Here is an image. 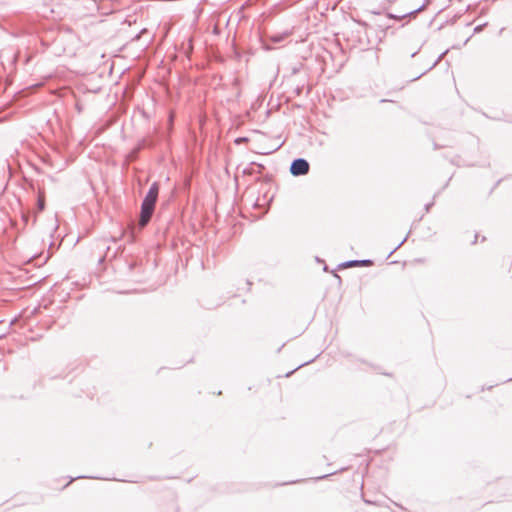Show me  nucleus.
<instances>
[{
    "instance_id": "1",
    "label": "nucleus",
    "mask_w": 512,
    "mask_h": 512,
    "mask_svg": "<svg viewBox=\"0 0 512 512\" xmlns=\"http://www.w3.org/2000/svg\"><path fill=\"white\" fill-rule=\"evenodd\" d=\"M310 164L304 158H296L291 162L290 165V173L294 177L304 176L309 173Z\"/></svg>"
},
{
    "instance_id": "2",
    "label": "nucleus",
    "mask_w": 512,
    "mask_h": 512,
    "mask_svg": "<svg viewBox=\"0 0 512 512\" xmlns=\"http://www.w3.org/2000/svg\"><path fill=\"white\" fill-rule=\"evenodd\" d=\"M159 194V184L154 182L146 193L142 204L155 207Z\"/></svg>"
},
{
    "instance_id": "3",
    "label": "nucleus",
    "mask_w": 512,
    "mask_h": 512,
    "mask_svg": "<svg viewBox=\"0 0 512 512\" xmlns=\"http://www.w3.org/2000/svg\"><path fill=\"white\" fill-rule=\"evenodd\" d=\"M154 210H155V207L141 204L140 219H139L140 228H144L149 223V221L151 220V217L154 213Z\"/></svg>"
},
{
    "instance_id": "4",
    "label": "nucleus",
    "mask_w": 512,
    "mask_h": 512,
    "mask_svg": "<svg viewBox=\"0 0 512 512\" xmlns=\"http://www.w3.org/2000/svg\"><path fill=\"white\" fill-rule=\"evenodd\" d=\"M425 6H426V2L421 4L418 8L410 10L402 15H394V14L389 13L388 17L392 18V19H396V20H402L407 17H415L420 11H422L425 8Z\"/></svg>"
},
{
    "instance_id": "5",
    "label": "nucleus",
    "mask_w": 512,
    "mask_h": 512,
    "mask_svg": "<svg viewBox=\"0 0 512 512\" xmlns=\"http://www.w3.org/2000/svg\"><path fill=\"white\" fill-rule=\"evenodd\" d=\"M373 262L370 259L365 260H349L339 265V267H361L372 265Z\"/></svg>"
},
{
    "instance_id": "6",
    "label": "nucleus",
    "mask_w": 512,
    "mask_h": 512,
    "mask_svg": "<svg viewBox=\"0 0 512 512\" xmlns=\"http://www.w3.org/2000/svg\"><path fill=\"white\" fill-rule=\"evenodd\" d=\"M446 51L441 53L438 58L430 65V67H428L425 71H423L422 73H420L418 76L414 77L412 79V81L414 80H418L420 77H422L424 74H426L428 71L432 70L439 62L440 60L442 59V57L445 55Z\"/></svg>"
},
{
    "instance_id": "7",
    "label": "nucleus",
    "mask_w": 512,
    "mask_h": 512,
    "mask_svg": "<svg viewBox=\"0 0 512 512\" xmlns=\"http://www.w3.org/2000/svg\"><path fill=\"white\" fill-rule=\"evenodd\" d=\"M289 35V33H282V34H274L270 37V40L274 43H280L282 42L287 36Z\"/></svg>"
},
{
    "instance_id": "8",
    "label": "nucleus",
    "mask_w": 512,
    "mask_h": 512,
    "mask_svg": "<svg viewBox=\"0 0 512 512\" xmlns=\"http://www.w3.org/2000/svg\"><path fill=\"white\" fill-rule=\"evenodd\" d=\"M37 209L38 211H43L45 209V199L42 195H39L37 200Z\"/></svg>"
},
{
    "instance_id": "9",
    "label": "nucleus",
    "mask_w": 512,
    "mask_h": 512,
    "mask_svg": "<svg viewBox=\"0 0 512 512\" xmlns=\"http://www.w3.org/2000/svg\"><path fill=\"white\" fill-rule=\"evenodd\" d=\"M252 166L253 165H250L249 167H246L243 170V174L252 175V174L256 173V171L252 168Z\"/></svg>"
},
{
    "instance_id": "10",
    "label": "nucleus",
    "mask_w": 512,
    "mask_h": 512,
    "mask_svg": "<svg viewBox=\"0 0 512 512\" xmlns=\"http://www.w3.org/2000/svg\"><path fill=\"white\" fill-rule=\"evenodd\" d=\"M80 478H92V479H97L98 477H94V476H77L76 479H80ZM75 478H71L70 481L64 486H68L72 481H74Z\"/></svg>"
},
{
    "instance_id": "11",
    "label": "nucleus",
    "mask_w": 512,
    "mask_h": 512,
    "mask_svg": "<svg viewBox=\"0 0 512 512\" xmlns=\"http://www.w3.org/2000/svg\"><path fill=\"white\" fill-rule=\"evenodd\" d=\"M248 141V139L246 137H238L236 140H235V143L236 144H240V143H243V142H246Z\"/></svg>"
},
{
    "instance_id": "12",
    "label": "nucleus",
    "mask_w": 512,
    "mask_h": 512,
    "mask_svg": "<svg viewBox=\"0 0 512 512\" xmlns=\"http://www.w3.org/2000/svg\"><path fill=\"white\" fill-rule=\"evenodd\" d=\"M486 24H482V25H478L474 28V32L475 33H479L483 30V27L485 26Z\"/></svg>"
},
{
    "instance_id": "13",
    "label": "nucleus",
    "mask_w": 512,
    "mask_h": 512,
    "mask_svg": "<svg viewBox=\"0 0 512 512\" xmlns=\"http://www.w3.org/2000/svg\"><path fill=\"white\" fill-rule=\"evenodd\" d=\"M250 165H256V163H255V162H252V163H250ZM257 167H258V169H259V170L257 171V173H261L262 169H264V166H263L262 164H257Z\"/></svg>"
},
{
    "instance_id": "14",
    "label": "nucleus",
    "mask_w": 512,
    "mask_h": 512,
    "mask_svg": "<svg viewBox=\"0 0 512 512\" xmlns=\"http://www.w3.org/2000/svg\"><path fill=\"white\" fill-rule=\"evenodd\" d=\"M433 205H434V202H433V201H432V202H430V203H427V204L425 205V207H424V208H425V211H426V212H429V210L431 209V207H432Z\"/></svg>"
},
{
    "instance_id": "15",
    "label": "nucleus",
    "mask_w": 512,
    "mask_h": 512,
    "mask_svg": "<svg viewBox=\"0 0 512 512\" xmlns=\"http://www.w3.org/2000/svg\"><path fill=\"white\" fill-rule=\"evenodd\" d=\"M406 240H407V236L405 238H403V240L394 248V250L391 253L396 251Z\"/></svg>"
},
{
    "instance_id": "16",
    "label": "nucleus",
    "mask_w": 512,
    "mask_h": 512,
    "mask_svg": "<svg viewBox=\"0 0 512 512\" xmlns=\"http://www.w3.org/2000/svg\"><path fill=\"white\" fill-rule=\"evenodd\" d=\"M332 474H333V473H329V474H326V475H323V476H319V477H317L316 479H317V480L325 479V478H327L328 476H330V475H332Z\"/></svg>"
},
{
    "instance_id": "17",
    "label": "nucleus",
    "mask_w": 512,
    "mask_h": 512,
    "mask_svg": "<svg viewBox=\"0 0 512 512\" xmlns=\"http://www.w3.org/2000/svg\"><path fill=\"white\" fill-rule=\"evenodd\" d=\"M477 238H478V235L476 234L475 237H474L473 244H475L477 242Z\"/></svg>"
},
{
    "instance_id": "18",
    "label": "nucleus",
    "mask_w": 512,
    "mask_h": 512,
    "mask_svg": "<svg viewBox=\"0 0 512 512\" xmlns=\"http://www.w3.org/2000/svg\"><path fill=\"white\" fill-rule=\"evenodd\" d=\"M296 93L299 95L301 93V88H297Z\"/></svg>"
},
{
    "instance_id": "19",
    "label": "nucleus",
    "mask_w": 512,
    "mask_h": 512,
    "mask_svg": "<svg viewBox=\"0 0 512 512\" xmlns=\"http://www.w3.org/2000/svg\"><path fill=\"white\" fill-rule=\"evenodd\" d=\"M23 220H24L25 222H27L28 217H27V216H23Z\"/></svg>"
},
{
    "instance_id": "20",
    "label": "nucleus",
    "mask_w": 512,
    "mask_h": 512,
    "mask_svg": "<svg viewBox=\"0 0 512 512\" xmlns=\"http://www.w3.org/2000/svg\"><path fill=\"white\" fill-rule=\"evenodd\" d=\"M109 251H110V247L108 246V247H107L106 255H108V254H109Z\"/></svg>"
}]
</instances>
